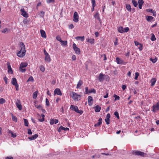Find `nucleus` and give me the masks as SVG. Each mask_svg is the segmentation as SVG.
<instances>
[{
	"instance_id": "41",
	"label": "nucleus",
	"mask_w": 159,
	"mask_h": 159,
	"mask_svg": "<svg viewBox=\"0 0 159 159\" xmlns=\"http://www.w3.org/2000/svg\"><path fill=\"white\" fill-rule=\"evenodd\" d=\"M24 122L25 125L26 126H28L29 123L27 120L25 119H24Z\"/></svg>"
},
{
	"instance_id": "14",
	"label": "nucleus",
	"mask_w": 159,
	"mask_h": 159,
	"mask_svg": "<svg viewBox=\"0 0 159 159\" xmlns=\"http://www.w3.org/2000/svg\"><path fill=\"white\" fill-rule=\"evenodd\" d=\"M7 68L8 69V72L12 74L13 73V70H12L11 66L10 64V63L9 62H7Z\"/></svg>"
},
{
	"instance_id": "43",
	"label": "nucleus",
	"mask_w": 159,
	"mask_h": 159,
	"mask_svg": "<svg viewBox=\"0 0 159 159\" xmlns=\"http://www.w3.org/2000/svg\"><path fill=\"white\" fill-rule=\"evenodd\" d=\"M151 39L152 41H154L156 40L155 36L153 34H152V35L151 38Z\"/></svg>"
},
{
	"instance_id": "54",
	"label": "nucleus",
	"mask_w": 159,
	"mask_h": 159,
	"mask_svg": "<svg viewBox=\"0 0 159 159\" xmlns=\"http://www.w3.org/2000/svg\"><path fill=\"white\" fill-rule=\"evenodd\" d=\"M89 93V91H88V88L86 87L85 88V91L84 93L85 94H87Z\"/></svg>"
},
{
	"instance_id": "22",
	"label": "nucleus",
	"mask_w": 159,
	"mask_h": 159,
	"mask_svg": "<svg viewBox=\"0 0 159 159\" xmlns=\"http://www.w3.org/2000/svg\"><path fill=\"white\" fill-rule=\"evenodd\" d=\"M38 134H35L34 135L30 137H29V139L30 140H34L38 137Z\"/></svg>"
},
{
	"instance_id": "56",
	"label": "nucleus",
	"mask_w": 159,
	"mask_h": 159,
	"mask_svg": "<svg viewBox=\"0 0 159 159\" xmlns=\"http://www.w3.org/2000/svg\"><path fill=\"white\" fill-rule=\"evenodd\" d=\"M7 31L8 32L9 31V30H8L7 28H6L4 30H3L2 31V32L3 33H5Z\"/></svg>"
},
{
	"instance_id": "30",
	"label": "nucleus",
	"mask_w": 159,
	"mask_h": 159,
	"mask_svg": "<svg viewBox=\"0 0 159 159\" xmlns=\"http://www.w3.org/2000/svg\"><path fill=\"white\" fill-rule=\"evenodd\" d=\"M95 111L96 112H99L100 111L101 107L98 105H97L95 107Z\"/></svg>"
},
{
	"instance_id": "64",
	"label": "nucleus",
	"mask_w": 159,
	"mask_h": 159,
	"mask_svg": "<svg viewBox=\"0 0 159 159\" xmlns=\"http://www.w3.org/2000/svg\"><path fill=\"white\" fill-rule=\"evenodd\" d=\"M69 27L70 29H72L74 28V26L73 24H71L69 25Z\"/></svg>"
},
{
	"instance_id": "35",
	"label": "nucleus",
	"mask_w": 159,
	"mask_h": 159,
	"mask_svg": "<svg viewBox=\"0 0 159 159\" xmlns=\"http://www.w3.org/2000/svg\"><path fill=\"white\" fill-rule=\"evenodd\" d=\"M126 8L128 11H131V6L129 4H127L126 5Z\"/></svg>"
},
{
	"instance_id": "27",
	"label": "nucleus",
	"mask_w": 159,
	"mask_h": 159,
	"mask_svg": "<svg viewBox=\"0 0 159 159\" xmlns=\"http://www.w3.org/2000/svg\"><path fill=\"white\" fill-rule=\"evenodd\" d=\"M118 31L119 32L121 33H124V28L122 26H120L118 28Z\"/></svg>"
},
{
	"instance_id": "31",
	"label": "nucleus",
	"mask_w": 159,
	"mask_h": 159,
	"mask_svg": "<svg viewBox=\"0 0 159 159\" xmlns=\"http://www.w3.org/2000/svg\"><path fill=\"white\" fill-rule=\"evenodd\" d=\"M75 39H77V40L80 39L82 41H83L84 40V36H82V37L78 36V37H76L75 38Z\"/></svg>"
},
{
	"instance_id": "51",
	"label": "nucleus",
	"mask_w": 159,
	"mask_h": 159,
	"mask_svg": "<svg viewBox=\"0 0 159 159\" xmlns=\"http://www.w3.org/2000/svg\"><path fill=\"white\" fill-rule=\"evenodd\" d=\"M46 106L48 107L49 106V102L48 99L46 98Z\"/></svg>"
},
{
	"instance_id": "18",
	"label": "nucleus",
	"mask_w": 159,
	"mask_h": 159,
	"mask_svg": "<svg viewBox=\"0 0 159 159\" xmlns=\"http://www.w3.org/2000/svg\"><path fill=\"white\" fill-rule=\"evenodd\" d=\"M102 118L101 117L98 120V123H97V124H95L94 126L95 127H98V126H99L100 125L102 124Z\"/></svg>"
},
{
	"instance_id": "33",
	"label": "nucleus",
	"mask_w": 159,
	"mask_h": 159,
	"mask_svg": "<svg viewBox=\"0 0 159 159\" xmlns=\"http://www.w3.org/2000/svg\"><path fill=\"white\" fill-rule=\"evenodd\" d=\"M39 13L40 16L43 18L44 16L45 12L43 11H41Z\"/></svg>"
},
{
	"instance_id": "28",
	"label": "nucleus",
	"mask_w": 159,
	"mask_h": 159,
	"mask_svg": "<svg viewBox=\"0 0 159 159\" xmlns=\"http://www.w3.org/2000/svg\"><path fill=\"white\" fill-rule=\"evenodd\" d=\"M83 84V82L82 80H80L78 83V84L77 85L76 88L78 89L80 87L81 85Z\"/></svg>"
},
{
	"instance_id": "11",
	"label": "nucleus",
	"mask_w": 159,
	"mask_h": 159,
	"mask_svg": "<svg viewBox=\"0 0 159 159\" xmlns=\"http://www.w3.org/2000/svg\"><path fill=\"white\" fill-rule=\"evenodd\" d=\"M54 95L57 94V95L61 96L62 95V93L59 89L57 88L54 91Z\"/></svg>"
},
{
	"instance_id": "17",
	"label": "nucleus",
	"mask_w": 159,
	"mask_h": 159,
	"mask_svg": "<svg viewBox=\"0 0 159 159\" xmlns=\"http://www.w3.org/2000/svg\"><path fill=\"white\" fill-rule=\"evenodd\" d=\"M45 56V57L44 59L45 61L47 62H49L51 61V59L49 55L48 54Z\"/></svg>"
},
{
	"instance_id": "2",
	"label": "nucleus",
	"mask_w": 159,
	"mask_h": 159,
	"mask_svg": "<svg viewBox=\"0 0 159 159\" xmlns=\"http://www.w3.org/2000/svg\"><path fill=\"white\" fill-rule=\"evenodd\" d=\"M70 109L72 111H74L77 113H79L80 114H82L83 113V111L82 110H79L77 106H75L74 105H71Z\"/></svg>"
},
{
	"instance_id": "34",
	"label": "nucleus",
	"mask_w": 159,
	"mask_h": 159,
	"mask_svg": "<svg viewBox=\"0 0 159 159\" xmlns=\"http://www.w3.org/2000/svg\"><path fill=\"white\" fill-rule=\"evenodd\" d=\"M11 114L12 119L13 121L17 122V119L16 116H14L12 113Z\"/></svg>"
},
{
	"instance_id": "4",
	"label": "nucleus",
	"mask_w": 159,
	"mask_h": 159,
	"mask_svg": "<svg viewBox=\"0 0 159 159\" xmlns=\"http://www.w3.org/2000/svg\"><path fill=\"white\" fill-rule=\"evenodd\" d=\"M133 154L136 155V156H140L142 157H144L145 155H146V154L143 152L138 151H133L132 152Z\"/></svg>"
},
{
	"instance_id": "39",
	"label": "nucleus",
	"mask_w": 159,
	"mask_h": 159,
	"mask_svg": "<svg viewBox=\"0 0 159 159\" xmlns=\"http://www.w3.org/2000/svg\"><path fill=\"white\" fill-rule=\"evenodd\" d=\"M8 133H10L11 135V137L13 138H15L16 137V134H14L13 132L11 130H9L8 131Z\"/></svg>"
},
{
	"instance_id": "49",
	"label": "nucleus",
	"mask_w": 159,
	"mask_h": 159,
	"mask_svg": "<svg viewBox=\"0 0 159 159\" xmlns=\"http://www.w3.org/2000/svg\"><path fill=\"white\" fill-rule=\"evenodd\" d=\"M34 81V79H33V77H32V76H31L29 78V79H28V80H27V82L30 81Z\"/></svg>"
},
{
	"instance_id": "44",
	"label": "nucleus",
	"mask_w": 159,
	"mask_h": 159,
	"mask_svg": "<svg viewBox=\"0 0 159 159\" xmlns=\"http://www.w3.org/2000/svg\"><path fill=\"white\" fill-rule=\"evenodd\" d=\"M40 69L41 71L43 72H44L45 71V68L42 65H41L40 66Z\"/></svg>"
},
{
	"instance_id": "50",
	"label": "nucleus",
	"mask_w": 159,
	"mask_h": 159,
	"mask_svg": "<svg viewBox=\"0 0 159 159\" xmlns=\"http://www.w3.org/2000/svg\"><path fill=\"white\" fill-rule=\"evenodd\" d=\"M55 123V119H52L50 120V124L51 125H52Z\"/></svg>"
},
{
	"instance_id": "23",
	"label": "nucleus",
	"mask_w": 159,
	"mask_h": 159,
	"mask_svg": "<svg viewBox=\"0 0 159 159\" xmlns=\"http://www.w3.org/2000/svg\"><path fill=\"white\" fill-rule=\"evenodd\" d=\"M11 83L13 85H15L18 84L16 79L15 78L12 79Z\"/></svg>"
},
{
	"instance_id": "37",
	"label": "nucleus",
	"mask_w": 159,
	"mask_h": 159,
	"mask_svg": "<svg viewBox=\"0 0 159 159\" xmlns=\"http://www.w3.org/2000/svg\"><path fill=\"white\" fill-rule=\"evenodd\" d=\"M157 57H155V59H153L152 58L150 59V60L153 63H155L157 61Z\"/></svg>"
},
{
	"instance_id": "3",
	"label": "nucleus",
	"mask_w": 159,
	"mask_h": 159,
	"mask_svg": "<svg viewBox=\"0 0 159 159\" xmlns=\"http://www.w3.org/2000/svg\"><path fill=\"white\" fill-rule=\"evenodd\" d=\"M28 66V64L26 62H22L20 65L19 70L20 71L22 72H25L26 71L25 69L23 68L26 67Z\"/></svg>"
},
{
	"instance_id": "45",
	"label": "nucleus",
	"mask_w": 159,
	"mask_h": 159,
	"mask_svg": "<svg viewBox=\"0 0 159 159\" xmlns=\"http://www.w3.org/2000/svg\"><path fill=\"white\" fill-rule=\"evenodd\" d=\"M114 114L115 115V116L116 117L117 119H119V118L120 117L119 115V113L117 111H116V112H115L114 113Z\"/></svg>"
},
{
	"instance_id": "19",
	"label": "nucleus",
	"mask_w": 159,
	"mask_h": 159,
	"mask_svg": "<svg viewBox=\"0 0 159 159\" xmlns=\"http://www.w3.org/2000/svg\"><path fill=\"white\" fill-rule=\"evenodd\" d=\"M117 63L118 64H122L123 63V61L119 57H117L116 58Z\"/></svg>"
},
{
	"instance_id": "16",
	"label": "nucleus",
	"mask_w": 159,
	"mask_h": 159,
	"mask_svg": "<svg viewBox=\"0 0 159 159\" xmlns=\"http://www.w3.org/2000/svg\"><path fill=\"white\" fill-rule=\"evenodd\" d=\"M61 130H63L65 131L66 130H69V128H65L63 127L62 125H61L58 129V131L59 132H60Z\"/></svg>"
},
{
	"instance_id": "59",
	"label": "nucleus",
	"mask_w": 159,
	"mask_h": 159,
	"mask_svg": "<svg viewBox=\"0 0 159 159\" xmlns=\"http://www.w3.org/2000/svg\"><path fill=\"white\" fill-rule=\"evenodd\" d=\"M92 2V6L95 7L96 5L95 0H91Z\"/></svg>"
},
{
	"instance_id": "13",
	"label": "nucleus",
	"mask_w": 159,
	"mask_h": 159,
	"mask_svg": "<svg viewBox=\"0 0 159 159\" xmlns=\"http://www.w3.org/2000/svg\"><path fill=\"white\" fill-rule=\"evenodd\" d=\"M104 75L102 73H100L98 77V79L100 82H102L104 78Z\"/></svg>"
},
{
	"instance_id": "21",
	"label": "nucleus",
	"mask_w": 159,
	"mask_h": 159,
	"mask_svg": "<svg viewBox=\"0 0 159 159\" xmlns=\"http://www.w3.org/2000/svg\"><path fill=\"white\" fill-rule=\"evenodd\" d=\"M94 17L98 20L101 24L102 23L99 17V14L98 13H96L94 16Z\"/></svg>"
},
{
	"instance_id": "15",
	"label": "nucleus",
	"mask_w": 159,
	"mask_h": 159,
	"mask_svg": "<svg viewBox=\"0 0 159 159\" xmlns=\"http://www.w3.org/2000/svg\"><path fill=\"white\" fill-rule=\"evenodd\" d=\"M134 42L136 46H138L139 45V46L138 48L140 51L142 50V45L137 41H135Z\"/></svg>"
},
{
	"instance_id": "52",
	"label": "nucleus",
	"mask_w": 159,
	"mask_h": 159,
	"mask_svg": "<svg viewBox=\"0 0 159 159\" xmlns=\"http://www.w3.org/2000/svg\"><path fill=\"white\" fill-rule=\"evenodd\" d=\"M138 3L139 4L143 5L144 3V2L143 0H139Z\"/></svg>"
},
{
	"instance_id": "12",
	"label": "nucleus",
	"mask_w": 159,
	"mask_h": 159,
	"mask_svg": "<svg viewBox=\"0 0 159 159\" xmlns=\"http://www.w3.org/2000/svg\"><path fill=\"white\" fill-rule=\"evenodd\" d=\"M88 99L89 104L90 106H91L92 105L93 102L92 97L91 96H89L88 97Z\"/></svg>"
},
{
	"instance_id": "8",
	"label": "nucleus",
	"mask_w": 159,
	"mask_h": 159,
	"mask_svg": "<svg viewBox=\"0 0 159 159\" xmlns=\"http://www.w3.org/2000/svg\"><path fill=\"white\" fill-rule=\"evenodd\" d=\"M153 109L152 111L154 112H155L159 110V102H158L157 104L155 105H154L152 106Z\"/></svg>"
},
{
	"instance_id": "36",
	"label": "nucleus",
	"mask_w": 159,
	"mask_h": 159,
	"mask_svg": "<svg viewBox=\"0 0 159 159\" xmlns=\"http://www.w3.org/2000/svg\"><path fill=\"white\" fill-rule=\"evenodd\" d=\"M61 43L62 46H66L67 45V41L62 40Z\"/></svg>"
},
{
	"instance_id": "32",
	"label": "nucleus",
	"mask_w": 159,
	"mask_h": 159,
	"mask_svg": "<svg viewBox=\"0 0 159 159\" xmlns=\"http://www.w3.org/2000/svg\"><path fill=\"white\" fill-rule=\"evenodd\" d=\"M38 93V91H35L33 93V98L34 99H35L37 97V94Z\"/></svg>"
},
{
	"instance_id": "26",
	"label": "nucleus",
	"mask_w": 159,
	"mask_h": 159,
	"mask_svg": "<svg viewBox=\"0 0 159 159\" xmlns=\"http://www.w3.org/2000/svg\"><path fill=\"white\" fill-rule=\"evenodd\" d=\"M146 18L148 22H150L151 20H152L153 19V17L152 16H146Z\"/></svg>"
},
{
	"instance_id": "6",
	"label": "nucleus",
	"mask_w": 159,
	"mask_h": 159,
	"mask_svg": "<svg viewBox=\"0 0 159 159\" xmlns=\"http://www.w3.org/2000/svg\"><path fill=\"white\" fill-rule=\"evenodd\" d=\"M73 46L75 53L77 54H80V49L77 47L76 44L75 43H73Z\"/></svg>"
},
{
	"instance_id": "9",
	"label": "nucleus",
	"mask_w": 159,
	"mask_h": 159,
	"mask_svg": "<svg viewBox=\"0 0 159 159\" xmlns=\"http://www.w3.org/2000/svg\"><path fill=\"white\" fill-rule=\"evenodd\" d=\"M20 11V12L21 13V15H22L25 18L28 17V14L25 11L24 8L21 9Z\"/></svg>"
},
{
	"instance_id": "53",
	"label": "nucleus",
	"mask_w": 159,
	"mask_h": 159,
	"mask_svg": "<svg viewBox=\"0 0 159 159\" xmlns=\"http://www.w3.org/2000/svg\"><path fill=\"white\" fill-rule=\"evenodd\" d=\"M129 30V28L128 27H126L124 29V32H127Z\"/></svg>"
},
{
	"instance_id": "40",
	"label": "nucleus",
	"mask_w": 159,
	"mask_h": 159,
	"mask_svg": "<svg viewBox=\"0 0 159 159\" xmlns=\"http://www.w3.org/2000/svg\"><path fill=\"white\" fill-rule=\"evenodd\" d=\"M132 2L133 3L134 6V7H136L138 5V3L136 1H135V0H132Z\"/></svg>"
},
{
	"instance_id": "62",
	"label": "nucleus",
	"mask_w": 159,
	"mask_h": 159,
	"mask_svg": "<svg viewBox=\"0 0 159 159\" xmlns=\"http://www.w3.org/2000/svg\"><path fill=\"white\" fill-rule=\"evenodd\" d=\"M110 114L108 113L106 116V119H110Z\"/></svg>"
},
{
	"instance_id": "10",
	"label": "nucleus",
	"mask_w": 159,
	"mask_h": 159,
	"mask_svg": "<svg viewBox=\"0 0 159 159\" xmlns=\"http://www.w3.org/2000/svg\"><path fill=\"white\" fill-rule=\"evenodd\" d=\"M16 105L20 110H21L22 109V106L21 105L20 101L18 100L16 102Z\"/></svg>"
},
{
	"instance_id": "42",
	"label": "nucleus",
	"mask_w": 159,
	"mask_h": 159,
	"mask_svg": "<svg viewBox=\"0 0 159 159\" xmlns=\"http://www.w3.org/2000/svg\"><path fill=\"white\" fill-rule=\"evenodd\" d=\"M6 102L5 100L3 98H1L0 99V104H3Z\"/></svg>"
},
{
	"instance_id": "46",
	"label": "nucleus",
	"mask_w": 159,
	"mask_h": 159,
	"mask_svg": "<svg viewBox=\"0 0 159 159\" xmlns=\"http://www.w3.org/2000/svg\"><path fill=\"white\" fill-rule=\"evenodd\" d=\"M113 97L114 98H115V101L116 100H119L120 99V98L119 96H118L116 94H115L114 95Z\"/></svg>"
},
{
	"instance_id": "7",
	"label": "nucleus",
	"mask_w": 159,
	"mask_h": 159,
	"mask_svg": "<svg viewBox=\"0 0 159 159\" xmlns=\"http://www.w3.org/2000/svg\"><path fill=\"white\" fill-rule=\"evenodd\" d=\"M79 16L77 12L75 11L74 13L73 21L75 22H77L79 21Z\"/></svg>"
},
{
	"instance_id": "47",
	"label": "nucleus",
	"mask_w": 159,
	"mask_h": 159,
	"mask_svg": "<svg viewBox=\"0 0 159 159\" xmlns=\"http://www.w3.org/2000/svg\"><path fill=\"white\" fill-rule=\"evenodd\" d=\"M56 39L57 40H58V41H59L60 42H61V41H62V40L61 39V38L59 35L57 36V37H56Z\"/></svg>"
},
{
	"instance_id": "1",
	"label": "nucleus",
	"mask_w": 159,
	"mask_h": 159,
	"mask_svg": "<svg viewBox=\"0 0 159 159\" xmlns=\"http://www.w3.org/2000/svg\"><path fill=\"white\" fill-rule=\"evenodd\" d=\"M20 50L17 53V55L19 57H23L25 54V44L22 42L20 43Z\"/></svg>"
},
{
	"instance_id": "29",
	"label": "nucleus",
	"mask_w": 159,
	"mask_h": 159,
	"mask_svg": "<svg viewBox=\"0 0 159 159\" xmlns=\"http://www.w3.org/2000/svg\"><path fill=\"white\" fill-rule=\"evenodd\" d=\"M44 115L43 114H42L41 116L40 117V118L39 119V121L40 122H43L44 120Z\"/></svg>"
},
{
	"instance_id": "63",
	"label": "nucleus",
	"mask_w": 159,
	"mask_h": 159,
	"mask_svg": "<svg viewBox=\"0 0 159 159\" xmlns=\"http://www.w3.org/2000/svg\"><path fill=\"white\" fill-rule=\"evenodd\" d=\"M5 159H14V158L12 157L9 156L5 157Z\"/></svg>"
},
{
	"instance_id": "25",
	"label": "nucleus",
	"mask_w": 159,
	"mask_h": 159,
	"mask_svg": "<svg viewBox=\"0 0 159 159\" xmlns=\"http://www.w3.org/2000/svg\"><path fill=\"white\" fill-rule=\"evenodd\" d=\"M147 11L148 12H151L153 13V16H156V11H153L152 9H148L147 10Z\"/></svg>"
},
{
	"instance_id": "58",
	"label": "nucleus",
	"mask_w": 159,
	"mask_h": 159,
	"mask_svg": "<svg viewBox=\"0 0 159 159\" xmlns=\"http://www.w3.org/2000/svg\"><path fill=\"white\" fill-rule=\"evenodd\" d=\"M35 107H36V108L39 110H41V109L43 108L40 105H39L38 106L35 105Z\"/></svg>"
},
{
	"instance_id": "5",
	"label": "nucleus",
	"mask_w": 159,
	"mask_h": 159,
	"mask_svg": "<svg viewBox=\"0 0 159 159\" xmlns=\"http://www.w3.org/2000/svg\"><path fill=\"white\" fill-rule=\"evenodd\" d=\"M80 95L78 94L75 92L72 93V98L75 101H78L79 100H80Z\"/></svg>"
},
{
	"instance_id": "61",
	"label": "nucleus",
	"mask_w": 159,
	"mask_h": 159,
	"mask_svg": "<svg viewBox=\"0 0 159 159\" xmlns=\"http://www.w3.org/2000/svg\"><path fill=\"white\" fill-rule=\"evenodd\" d=\"M28 133L29 134L31 135L32 134V133L31 131V130L30 129H28Z\"/></svg>"
},
{
	"instance_id": "20",
	"label": "nucleus",
	"mask_w": 159,
	"mask_h": 159,
	"mask_svg": "<svg viewBox=\"0 0 159 159\" xmlns=\"http://www.w3.org/2000/svg\"><path fill=\"white\" fill-rule=\"evenodd\" d=\"M40 32L41 36L43 38H46V36L45 31L43 30H40Z\"/></svg>"
},
{
	"instance_id": "24",
	"label": "nucleus",
	"mask_w": 159,
	"mask_h": 159,
	"mask_svg": "<svg viewBox=\"0 0 159 159\" xmlns=\"http://www.w3.org/2000/svg\"><path fill=\"white\" fill-rule=\"evenodd\" d=\"M156 79L155 78H152L150 81L151 83V86H154L156 82Z\"/></svg>"
},
{
	"instance_id": "60",
	"label": "nucleus",
	"mask_w": 159,
	"mask_h": 159,
	"mask_svg": "<svg viewBox=\"0 0 159 159\" xmlns=\"http://www.w3.org/2000/svg\"><path fill=\"white\" fill-rule=\"evenodd\" d=\"M3 80L5 82V84H7L8 83H7V80H8L6 76H5Z\"/></svg>"
},
{
	"instance_id": "48",
	"label": "nucleus",
	"mask_w": 159,
	"mask_h": 159,
	"mask_svg": "<svg viewBox=\"0 0 159 159\" xmlns=\"http://www.w3.org/2000/svg\"><path fill=\"white\" fill-rule=\"evenodd\" d=\"M139 76V73L138 72H136L135 73L134 79L135 80H137L138 79V78Z\"/></svg>"
},
{
	"instance_id": "57",
	"label": "nucleus",
	"mask_w": 159,
	"mask_h": 159,
	"mask_svg": "<svg viewBox=\"0 0 159 159\" xmlns=\"http://www.w3.org/2000/svg\"><path fill=\"white\" fill-rule=\"evenodd\" d=\"M96 93V91L94 89H92L91 90H89V93Z\"/></svg>"
},
{
	"instance_id": "55",
	"label": "nucleus",
	"mask_w": 159,
	"mask_h": 159,
	"mask_svg": "<svg viewBox=\"0 0 159 159\" xmlns=\"http://www.w3.org/2000/svg\"><path fill=\"white\" fill-rule=\"evenodd\" d=\"M105 121L107 125H109L110 123V119H105Z\"/></svg>"
},
{
	"instance_id": "38",
	"label": "nucleus",
	"mask_w": 159,
	"mask_h": 159,
	"mask_svg": "<svg viewBox=\"0 0 159 159\" xmlns=\"http://www.w3.org/2000/svg\"><path fill=\"white\" fill-rule=\"evenodd\" d=\"M87 42L91 44H93L94 43V39H88L87 40Z\"/></svg>"
}]
</instances>
